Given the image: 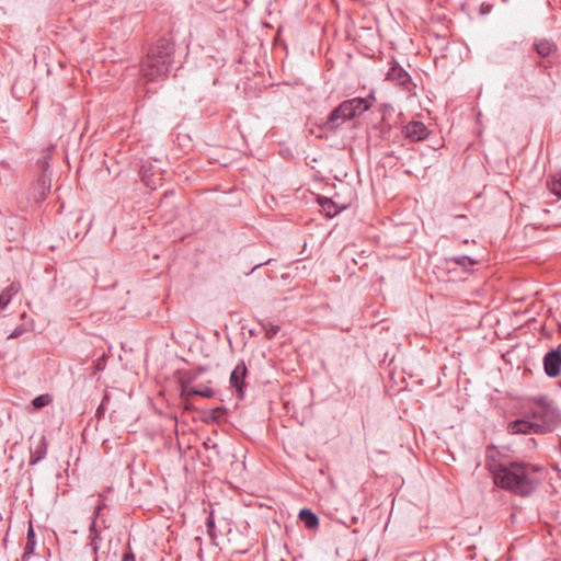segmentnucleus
I'll list each match as a JSON object with an SVG mask.
<instances>
[{
  "label": "nucleus",
  "instance_id": "nucleus-11",
  "mask_svg": "<svg viewBox=\"0 0 561 561\" xmlns=\"http://www.w3.org/2000/svg\"><path fill=\"white\" fill-rule=\"evenodd\" d=\"M215 394L214 390L207 386H199L197 388L188 386L187 382H182V398L186 401L191 396H202L204 398H211Z\"/></svg>",
  "mask_w": 561,
  "mask_h": 561
},
{
  "label": "nucleus",
  "instance_id": "nucleus-17",
  "mask_svg": "<svg viewBox=\"0 0 561 561\" xmlns=\"http://www.w3.org/2000/svg\"><path fill=\"white\" fill-rule=\"evenodd\" d=\"M534 48H536V51L540 57H548L557 49L556 44L546 38L540 39L534 44Z\"/></svg>",
  "mask_w": 561,
  "mask_h": 561
},
{
  "label": "nucleus",
  "instance_id": "nucleus-24",
  "mask_svg": "<svg viewBox=\"0 0 561 561\" xmlns=\"http://www.w3.org/2000/svg\"><path fill=\"white\" fill-rule=\"evenodd\" d=\"M214 515L213 513L209 514L208 518H206V528H208L209 536H214Z\"/></svg>",
  "mask_w": 561,
  "mask_h": 561
},
{
  "label": "nucleus",
  "instance_id": "nucleus-23",
  "mask_svg": "<svg viewBox=\"0 0 561 561\" xmlns=\"http://www.w3.org/2000/svg\"><path fill=\"white\" fill-rule=\"evenodd\" d=\"M34 549H35V540H31V539H28V541H26V545H25L23 559L25 560V559H27L31 554H33Z\"/></svg>",
  "mask_w": 561,
  "mask_h": 561
},
{
  "label": "nucleus",
  "instance_id": "nucleus-21",
  "mask_svg": "<svg viewBox=\"0 0 561 561\" xmlns=\"http://www.w3.org/2000/svg\"><path fill=\"white\" fill-rule=\"evenodd\" d=\"M264 334H265V339H273L274 335H276L279 331V327L277 324H267V325H264Z\"/></svg>",
  "mask_w": 561,
  "mask_h": 561
},
{
  "label": "nucleus",
  "instance_id": "nucleus-28",
  "mask_svg": "<svg viewBox=\"0 0 561 561\" xmlns=\"http://www.w3.org/2000/svg\"><path fill=\"white\" fill-rule=\"evenodd\" d=\"M95 538H96V536L92 539L93 550H96Z\"/></svg>",
  "mask_w": 561,
  "mask_h": 561
},
{
  "label": "nucleus",
  "instance_id": "nucleus-27",
  "mask_svg": "<svg viewBox=\"0 0 561 561\" xmlns=\"http://www.w3.org/2000/svg\"><path fill=\"white\" fill-rule=\"evenodd\" d=\"M28 539L31 540H35V535H34V529L33 527H28V530H27V538H26V541H28Z\"/></svg>",
  "mask_w": 561,
  "mask_h": 561
},
{
  "label": "nucleus",
  "instance_id": "nucleus-2",
  "mask_svg": "<svg viewBox=\"0 0 561 561\" xmlns=\"http://www.w3.org/2000/svg\"><path fill=\"white\" fill-rule=\"evenodd\" d=\"M538 469L516 461L512 466L499 472L494 477V482L502 489L519 496H529L538 484L535 476Z\"/></svg>",
  "mask_w": 561,
  "mask_h": 561
},
{
  "label": "nucleus",
  "instance_id": "nucleus-30",
  "mask_svg": "<svg viewBox=\"0 0 561 561\" xmlns=\"http://www.w3.org/2000/svg\"><path fill=\"white\" fill-rule=\"evenodd\" d=\"M18 334V331H14V333L11 334V337H15Z\"/></svg>",
  "mask_w": 561,
  "mask_h": 561
},
{
  "label": "nucleus",
  "instance_id": "nucleus-14",
  "mask_svg": "<svg viewBox=\"0 0 561 561\" xmlns=\"http://www.w3.org/2000/svg\"><path fill=\"white\" fill-rule=\"evenodd\" d=\"M46 455V439L42 436L37 439L34 448L31 449V465H36L44 459Z\"/></svg>",
  "mask_w": 561,
  "mask_h": 561
},
{
  "label": "nucleus",
  "instance_id": "nucleus-7",
  "mask_svg": "<svg viewBox=\"0 0 561 561\" xmlns=\"http://www.w3.org/2000/svg\"><path fill=\"white\" fill-rule=\"evenodd\" d=\"M545 373L550 378H556L561 368V345L556 350L548 351L543 358Z\"/></svg>",
  "mask_w": 561,
  "mask_h": 561
},
{
  "label": "nucleus",
  "instance_id": "nucleus-20",
  "mask_svg": "<svg viewBox=\"0 0 561 561\" xmlns=\"http://www.w3.org/2000/svg\"><path fill=\"white\" fill-rule=\"evenodd\" d=\"M449 261L456 263L457 265L463 267L465 270H468L469 267H471L476 264V261L473 259L466 256V255L454 256Z\"/></svg>",
  "mask_w": 561,
  "mask_h": 561
},
{
  "label": "nucleus",
  "instance_id": "nucleus-8",
  "mask_svg": "<svg viewBox=\"0 0 561 561\" xmlns=\"http://www.w3.org/2000/svg\"><path fill=\"white\" fill-rule=\"evenodd\" d=\"M245 376H247V366H245L244 362L241 360L240 363L237 364L233 371L230 373V378H229L230 387L236 389L238 397L241 399L244 396Z\"/></svg>",
  "mask_w": 561,
  "mask_h": 561
},
{
  "label": "nucleus",
  "instance_id": "nucleus-13",
  "mask_svg": "<svg viewBox=\"0 0 561 561\" xmlns=\"http://www.w3.org/2000/svg\"><path fill=\"white\" fill-rule=\"evenodd\" d=\"M21 285L19 282H12L8 287H4L0 294V309L4 310L8 308L12 297L19 294Z\"/></svg>",
  "mask_w": 561,
  "mask_h": 561
},
{
  "label": "nucleus",
  "instance_id": "nucleus-19",
  "mask_svg": "<svg viewBox=\"0 0 561 561\" xmlns=\"http://www.w3.org/2000/svg\"><path fill=\"white\" fill-rule=\"evenodd\" d=\"M51 403V396L50 394H39L35 397L32 401V405L34 410H41L42 408L48 405Z\"/></svg>",
  "mask_w": 561,
  "mask_h": 561
},
{
  "label": "nucleus",
  "instance_id": "nucleus-6",
  "mask_svg": "<svg viewBox=\"0 0 561 561\" xmlns=\"http://www.w3.org/2000/svg\"><path fill=\"white\" fill-rule=\"evenodd\" d=\"M513 462V460H510L494 447H488L485 466L491 476L495 477L499 472H503L504 469L511 467Z\"/></svg>",
  "mask_w": 561,
  "mask_h": 561
},
{
  "label": "nucleus",
  "instance_id": "nucleus-4",
  "mask_svg": "<svg viewBox=\"0 0 561 561\" xmlns=\"http://www.w3.org/2000/svg\"><path fill=\"white\" fill-rule=\"evenodd\" d=\"M355 117L356 114L352 107V103L344 101L331 111L325 122V128L331 131L336 130L343 123Z\"/></svg>",
  "mask_w": 561,
  "mask_h": 561
},
{
  "label": "nucleus",
  "instance_id": "nucleus-9",
  "mask_svg": "<svg viewBox=\"0 0 561 561\" xmlns=\"http://www.w3.org/2000/svg\"><path fill=\"white\" fill-rule=\"evenodd\" d=\"M402 133L408 140L420 141L428 137V129L419 121H412L403 126Z\"/></svg>",
  "mask_w": 561,
  "mask_h": 561
},
{
  "label": "nucleus",
  "instance_id": "nucleus-12",
  "mask_svg": "<svg viewBox=\"0 0 561 561\" xmlns=\"http://www.w3.org/2000/svg\"><path fill=\"white\" fill-rule=\"evenodd\" d=\"M51 179L48 173H42L35 186V201L43 202L50 192Z\"/></svg>",
  "mask_w": 561,
  "mask_h": 561
},
{
  "label": "nucleus",
  "instance_id": "nucleus-18",
  "mask_svg": "<svg viewBox=\"0 0 561 561\" xmlns=\"http://www.w3.org/2000/svg\"><path fill=\"white\" fill-rule=\"evenodd\" d=\"M319 205L329 217H334L337 214L334 201L329 197H319Z\"/></svg>",
  "mask_w": 561,
  "mask_h": 561
},
{
  "label": "nucleus",
  "instance_id": "nucleus-15",
  "mask_svg": "<svg viewBox=\"0 0 561 561\" xmlns=\"http://www.w3.org/2000/svg\"><path fill=\"white\" fill-rule=\"evenodd\" d=\"M373 96L364 99V98L356 96V98H353V99L346 100V101L348 104H352L353 111L355 112V114L357 116V115L363 114L365 111L370 110V107H371L370 99Z\"/></svg>",
  "mask_w": 561,
  "mask_h": 561
},
{
  "label": "nucleus",
  "instance_id": "nucleus-5",
  "mask_svg": "<svg viewBox=\"0 0 561 561\" xmlns=\"http://www.w3.org/2000/svg\"><path fill=\"white\" fill-rule=\"evenodd\" d=\"M508 432L513 434H546L550 433V426L547 424H538L537 422L531 421L529 416H525L510 423Z\"/></svg>",
  "mask_w": 561,
  "mask_h": 561
},
{
  "label": "nucleus",
  "instance_id": "nucleus-10",
  "mask_svg": "<svg viewBox=\"0 0 561 561\" xmlns=\"http://www.w3.org/2000/svg\"><path fill=\"white\" fill-rule=\"evenodd\" d=\"M387 79L389 81L397 82V84L403 87V89H409L411 85V77L402 67L399 66H393L389 69Z\"/></svg>",
  "mask_w": 561,
  "mask_h": 561
},
{
  "label": "nucleus",
  "instance_id": "nucleus-29",
  "mask_svg": "<svg viewBox=\"0 0 561 561\" xmlns=\"http://www.w3.org/2000/svg\"><path fill=\"white\" fill-rule=\"evenodd\" d=\"M18 334V331H14V333L11 334V337H15Z\"/></svg>",
  "mask_w": 561,
  "mask_h": 561
},
{
  "label": "nucleus",
  "instance_id": "nucleus-22",
  "mask_svg": "<svg viewBox=\"0 0 561 561\" xmlns=\"http://www.w3.org/2000/svg\"><path fill=\"white\" fill-rule=\"evenodd\" d=\"M550 192L556 194L558 197H561V172L553 180L552 184H550Z\"/></svg>",
  "mask_w": 561,
  "mask_h": 561
},
{
  "label": "nucleus",
  "instance_id": "nucleus-25",
  "mask_svg": "<svg viewBox=\"0 0 561 561\" xmlns=\"http://www.w3.org/2000/svg\"><path fill=\"white\" fill-rule=\"evenodd\" d=\"M37 165H39L41 170L43 171V173H47V169L49 168V161L47 160V158L44 156L42 159H39L37 161Z\"/></svg>",
  "mask_w": 561,
  "mask_h": 561
},
{
  "label": "nucleus",
  "instance_id": "nucleus-3",
  "mask_svg": "<svg viewBox=\"0 0 561 561\" xmlns=\"http://www.w3.org/2000/svg\"><path fill=\"white\" fill-rule=\"evenodd\" d=\"M526 417H529L538 424H547L550 426V432L553 431L556 412L546 398H539L538 401L533 404L529 415Z\"/></svg>",
  "mask_w": 561,
  "mask_h": 561
},
{
  "label": "nucleus",
  "instance_id": "nucleus-1",
  "mask_svg": "<svg viewBox=\"0 0 561 561\" xmlns=\"http://www.w3.org/2000/svg\"><path fill=\"white\" fill-rule=\"evenodd\" d=\"M175 46L167 37H161L147 51L140 71L145 82H159L165 79L172 66Z\"/></svg>",
  "mask_w": 561,
  "mask_h": 561
},
{
  "label": "nucleus",
  "instance_id": "nucleus-26",
  "mask_svg": "<svg viewBox=\"0 0 561 561\" xmlns=\"http://www.w3.org/2000/svg\"><path fill=\"white\" fill-rule=\"evenodd\" d=\"M122 561H136V557L133 551L128 550L125 552L124 557H122Z\"/></svg>",
  "mask_w": 561,
  "mask_h": 561
},
{
  "label": "nucleus",
  "instance_id": "nucleus-16",
  "mask_svg": "<svg viewBox=\"0 0 561 561\" xmlns=\"http://www.w3.org/2000/svg\"><path fill=\"white\" fill-rule=\"evenodd\" d=\"M298 518L304 523L305 527L309 529L317 528L319 526V517L310 510L304 508L298 513Z\"/></svg>",
  "mask_w": 561,
  "mask_h": 561
}]
</instances>
